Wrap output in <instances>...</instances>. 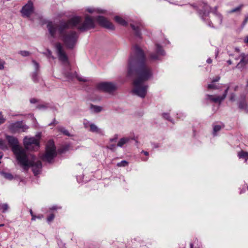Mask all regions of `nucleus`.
Segmentation results:
<instances>
[{
  "label": "nucleus",
  "instance_id": "obj_29",
  "mask_svg": "<svg viewBox=\"0 0 248 248\" xmlns=\"http://www.w3.org/2000/svg\"><path fill=\"white\" fill-rule=\"evenodd\" d=\"M0 208L2 212L5 213L8 210L9 207L7 203H2L0 205Z\"/></svg>",
  "mask_w": 248,
  "mask_h": 248
},
{
  "label": "nucleus",
  "instance_id": "obj_21",
  "mask_svg": "<svg viewBox=\"0 0 248 248\" xmlns=\"http://www.w3.org/2000/svg\"><path fill=\"white\" fill-rule=\"evenodd\" d=\"M239 108L248 112V105L246 103V100H243L239 103Z\"/></svg>",
  "mask_w": 248,
  "mask_h": 248
},
{
  "label": "nucleus",
  "instance_id": "obj_16",
  "mask_svg": "<svg viewBox=\"0 0 248 248\" xmlns=\"http://www.w3.org/2000/svg\"><path fill=\"white\" fill-rule=\"evenodd\" d=\"M135 140L138 143L137 138L134 137H127L121 138L118 142L117 146L118 147H122L125 144L127 143L130 140Z\"/></svg>",
  "mask_w": 248,
  "mask_h": 248
},
{
  "label": "nucleus",
  "instance_id": "obj_25",
  "mask_svg": "<svg viewBox=\"0 0 248 248\" xmlns=\"http://www.w3.org/2000/svg\"><path fill=\"white\" fill-rule=\"evenodd\" d=\"M215 16H216V18H217V21L216 24L217 25H220L221 24L222 21V16L220 14L216 13L215 14Z\"/></svg>",
  "mask_w": 248,
  "mask_h": 248
},
{
  "label": "nucleus",
  "instance_id": "obj_31",
  "mask_svg": "<svg viewBox=\"0 0 248 248\" xmlns=\"http://www.w3.org/2000/svg\"><path fill=\"white\" fill-rule=\"evenodd\" d=\"M128 164V163L127 161H126L125 160H122L120 162H119L117 164V166H118L119 167H125V166H127Z\"/></svg>",
  "mask_w": 248,
  "mask_h": 248
},
{
  "label": "nucleus",
  "instance_id": "obj_54",
  "mask_svg": "<svg viewBox=\"0 0 248 248\" xmlns=\"http://www.w3.org/2000/svg\"><path fill=\"white\" fill-rule=\"evenodd\" d=\"M244 42L246 43H248V35L245 38Z\"/></svg>",
  "mask_w": 248,
  "mask_h": 248
},
{
  "label": "nucleus",
  "instance_id": "obj_26",
  "mask_svg": "<svg viewBox=\"0 0 248 248\" xmlns=\"http://www.w3.org/2000/svg\"><path fill=\"white\" fill-rule=\"evenodd\" d=\"M0 148L2 150H6L8 149L6 142L1 139H0Z\"/></svg>",
  "mask_w": 248,
  "mask_h": 248
},
{
  "label": "nucleus",
  "instance_id": "obj_13",
  "mask_svg": "<svg viewBox=\"0 0 248 248\" xmlns=\"http://www.w3.org/2000/svg\"><path fill=\"white\" fill-rule=\"evenodd\" d=\"M64 74L68 80H72L75 78H76L79 81L86 82L88 81V79L86 78L79 77L76 72L74 73L70 72H65Z\"/></svg>",
  "mask_w": 248,
  "mask_h": 248
},
{
  "label": "nucleus",
  "instance_id": "obj_3",
  "mask_svg": "<svg viewBox=\"0 0 248 248\" xmlns=\"http://www.w3.org/2000/svg\"><path fill=\"white\" fill-rule=\"evenodd\" d=\"M6 139L18 164L24 170H27L31 167L34 175L39 174L42 169L40 161H36L35 157L31 155H27L26 150L19 145L18 140L16 138L7 136Z\"/></svg>",
  "mask_w": 248,
  "mask_h": 248
},
{
  "label": "nucleus",
  "instance_id": "obj_11",
  "mask_svg": "<svg viewBox=\"0 0 248 248\" xmlns=\"http://www.w3.org/2000/svg\"><path fill=\"white\" fill-rule=\"evenodd\" d=\"M33 12V3L31 1H29L28 2L22 7L21 10L22 16L24 17H29Z\"/></svg>",
  "mask_w": 248,
  "mask_h": 248
},
{
  "label": "nucleus",
  "instance_id": "obj_15",
  "mask_svg": "<svg viewBox=\"0 0 248 248\" xmlns=\"http://www.w3.org/2000/svg\"><path fill=\"white\" fill-rule=\"evenodd\" d=\"M200 15H203L205 16H208L211 8L210 6L206 3L203 2L199 5Z\"/></svg>",
  "mask_w": 248,
  "mask_h": 248
},
{
  "label": "nucleus",
  "instance_id": "obj_51",
  "mask_svg": "<svg viewBox=\"0 0 248 248\" xmlns=\"http://www.w3.org/2000/svg\"><path fill=\"white\" fill-rule=\"evenodd\" d=\"M206 62H207L208 63H212V59H211V58H208V59L207 60Z\"/></svg>",
  "mask_w": 248,
  "mask_h": 248
},
{
  "label": "nucleus",
  "instance_id": "obj_9",
  "mask_svg": "<svg viewBox=\"0 0 248 248\" xmlns=\"http://www.w3.org/2000/svg\"><path fill=\"white\" fill-rule=\"evenodd\" d=\"M27 125L24 124L22 121H17L14 123L10 124L9 129L12 132H16L19 131L25 132L28 129Z\"/></svg>",
  "mask_w": 248,
  "mask_h": 248
},
{
  "label": "nucleus",
  "instance_id": "obj_4",
  "mask_svg": "<svg viewBox=\"0 0 248 248\" xmlns=\"http://www.w3.org/2000/svg\"><path fill=\"white\" fill-rule=\"evenodd\" d=\"M40 138V133L36 134L35 137L26 136L23 140V143L25 148L30 150L37 149L39 147Z\"/></svg>",
  "mask_w": 248,
  "mask_h": 248
},
{
  "label": "nucleus",
  "instance_id": "obj_61",
  "mask_svg": "<svg viewBox=\"0 0 248 248\" xmlns=\"http://www.w3.org/2000/svg\"><path fill=\"white\" fill-rule=\"evenodd\" d=\"M190 248H193L192 244H190Z\"/></svg>",
  "mask_w": 248,
  "mask_h": 248
},
{
  "label": "nucleus",
  "instance_id": "obj_43",
  "mask_svg": "<svg viewBox=\"0 0 248 248\" xmlns=\"http://www.w3.org/2000/svg\"><path fill=\"white\" fill-rule=\"evenodd\" d=\"M92 123H90L88 121H84V126L85 128H88V127H90V124H91Z\"/></svg>",
  "mask_w": 248,
  "mask_h": 248
},
{
  "label": "nucleus",
  "instance_id": "obj_42",
  "mask_svg": "<svg viewBox=\"0 0 248 248\" xmlns=\"http://www.w3.org/2000/svg\"><path fill=\"white\" fill-rule=\"evenodd\" d=\"M30 213L32 217L31 220H33V221L35 220V219H36V216L33 214V212L31 209L30 210Z\"/></svg>",
  "mask_w": 248,
  "mask_h": 248
},
{
  "label": "nucleus",
  "instance_id": "obj_33",
  "mask_svg": "<svg viewBox=\"0 0 248 248\" xmlns=\"http://www.w3.org/2000/svg\"><path fill=\"white\" fill-rule=\"evenodd\" d=\"M117 146H116L115 144H109L107 146V148L111 150L114 151L116 150Z\"/></svg>",
  "mask_w": 248,
  "mask_h": 248
},
{
  "label": "nucleus",
  "instance_id": "obj_30",
  "mask_svg": "<svg viewBox=\"0 0 248 248\" xmlns=\"http://www.w3.org/2000/svg\"><path fill=\"white\" fill-rule=\"evenodd\" d=\"M221 128V126L220 125H215L213 127V134L214 136L216 135L217 132L219 131Z\"/></svg>",
  "mask_w": 248,
  "mask_h": 248
},
{
  "label": "nucleus",
  "instance_id": "obj_12",
  "mask_svg": "<svg viewBox=\"0 0 248 248\" xmlns=\"http://www.w3.org/2000/svg\"><path fill=\"white\" fill-rule=\"evenodd\" d=\"M239 58L240 59V61L236 67L240 70H243L246 68L247 65L248 64V54L241 53Z\"/></svg>",
  "mask_w": 248,
  "mask_h": 248
},
{
  "label": "nucleus",
  "instance_id": "obj_6",
  "mask_svg": "<svg viewBox=\"0 0 248 248\" xmlns=\"http://www.w3.org/2000/svg\"><path fill=\"white\" fill-rule=\"evenodd\" d=\"M225 89L222 95H219L217 94H206L205 95V99L212 102L220 104L226 98L229 89V86L225 85Z\"/></svg>",
  "mask_w": 248,
  "mask_h": 248
},
{
  "label": "nucleus",
  "instance_id": "obj_22",
  "mask_svg": "<svg viewBox=\"0 0 248 248\" xmlns=\"http://www.w3.org/2000/svg\"><path fill=\"white\" fill-rule=\"evenodd\" d=\"M115 20L116 22L122 26H125L127 25V22L125 20L119 16H116L115 17Z\"/></svg>",
  "mask_w": 248,
  "mask_h": 248
},
{
  "label": "nucleus",
  "instance_id": "obj_62",
  "mask_svg": "<svg viewBox=\"0 0 248 248\" xmlns=\"http://www.w3.org/2000/svg\"><path fill=\"white\" fill-rule=\"evenodd\" d=\"M4 226L3 224H0V227Z\"/></svg>",
  "mask_w": 248,
  "mask_h": 248
},
{
  "label": "nucleus",
  "instance_id": "obj_37",
  "mask_svg": "<svg viewBox=\"0 0 248 248\" xmlns=\"http://www.w3.org/2000/svg\"><path fill=\"white\" fill-rule=\"evenodd\" d=\"M5 62L2 59H0V70H3L4 68Z\"/></svg>",
  "mask_w": 248,
  "mask_h": 248
},
{
  "label": "nucleus",
  "instance_id": "obj_5",
  "mask_svg": "<svg viewBox=\"0 0 248 248\" xmlns=\"http://www.w3.org/2000/svg\"><path fill=\"white\" fill-rule=\"evenodd\" d=\"M56 147L53 141H49L46 146V153L42 156L43 161L51 162L56 155Z\"/></svg>",
  "mask_w": 248,
  "mask_h": 248
},
{
  "label": "nucleus",
  "instance_id": "obj_28",
  "mask_svg": "<svg viewBox=\"0 0 248 248\" xmlns=\"http://www.w3.org/2000/svg\"><path fill=\"white\" fill-rule=\"evenodd\" d=\"M248 154V152L241 151L238 153V156L240 158H243L245 159Z\"/></svg>",
  "mask_w": 248,
  "mask_h": 248
},
{
  "label": "nucleus",
  "instance_id": "obj_35",
  "mask_svg": "<svg viewBox=\"0 0 248 248\" xmlns=\"http://www.w3.org/2000/svg\"><path fill=\"white\" fill-rule=\"evenodd\" d=\"M19 54L24 57L28 56L29 55L30 53L27 51H20Z\"/></svg>",
  "mask_w": 248,
  "mask_h": 248
},
{
  "label": "nucleus",
  "instance_id": "obj_55",
  "mask_svg": "<svg viewBox=\"0 0 248 248\" xmlns=\"http://www.w3.org/2000/svg\"><path fill=\"white\" fill-rule=\"evenodd\" d=\"M57 209H58L57 207L56 206H53L50 209L51 210H56Z\"/></svg>",
  "mask_w": 248,
  "mask_h": 248
},
{
  "label": "nucleus",
  "instance_id": "obj_64",
  "mask_svg": "<svg viewBox=\"0 0 248 248\" xmlns=\"http://www.w3.org/2000/svg\"><path fill=\"white\" fill-rule=\"evenodd\" d=\"M229 56H232L231 54H229Z\"/></svg>",
  "mask_w": 248,
  "mask_h": 248
},
{
  "label": "nucleus",
  "instance_id": "obj_27",
  "mask_svg": "<svg viewBox=\"0 0 248 248\" xmlns=\"http://www.w3.org/2000/svg\"><path fill=\"white\" fill-rule=\"evenodd\" d=\"M1 175L4 177L5 178L8 179V180H12L13 178V175L9 173H6V172H1Z\"/></svg>",
  "mask_w": 248,
  "mask_h": 248
},
{
  "label": "nucleus",
  "instance_id": "obj_63",
  "mask_svg": "<svg viewBox=\"0 0 248 248\" xmlns=\"http://www.w3.org/2000/svg\"><path fill=\"white\" fill-rule=\"evenodd\" d=\"M235 59L236 60H238V58H235Z\"/></svg>",
  "mask_w": 248,
  "mask_h": 248
},
{
  "label": "nucleus",
  "instance_id": "obj_7",
  "mask_svg": "<svg viewBox=\"0 0 248 248\" xmlns=\"http://www.w3.org/2000/svg\"><path fill=\"white\" fill-rule=\"evenodd\" d=\"M97 88L104 92L111 93L117 90V86L114 83L103 82L97 85Z\"/></svg>",
  "mask_w": 248,
  "mask_h": 248
},
{
  "label": "nucleus",
  "instance_id": "obj_34",
  "mask_svg": "<svg viewBox=\"0 0 248 248\" xmlns=\"http://www.w3.org/2000/svg\"><path fill=\"white\" fill-rule=\"evenodd\" d=\"M32 63H33V64L34 65L35 71H37L38 72V70H39V65L38 63H37L34 60H33L32 61Z\"/></svg>",
  "mask_w": 248,
  "mask_h": 248
},
{
  "label": "nucleus",
  "instance_id": "obj_48",
  "mask_svg": "<svg viewBox=\"0 0 248 248\" xmlns=\"http://www.w3.org/2000/svg\"><path fill=\"white\" fill-rule=\"evenodd\" d=\"M248 21V16L246 17V18H245V20H244V22L243 23V25L245 26L247 24Z\"/></svg>",
  "mask_w": 248,
  "mask_h": 248
},
{
  "label": "nucleus",
  "instance_id": "obj_2",
  "mask_svg": "<svg viewBox=\"0 0 248 248\" xmlns=\"http://www.w3.org/2000/svg\"><path fill=\"white\" fill-rule=\"evenodd\" d=\"M145 60L142 50L138 46H134L128 61V75L136 76L133 81L132 92L141 98H144L147 93L148 86L145 82L152 76V72Z\"/></svg>",
  "mask_w": 248,
  "mask_h": 248
},
{
  "label": "nucleus",
  "instance_id": "obj_44",
  "mask_svg": "<svg viewBox=\"0 0 248 248\" xmlns=\"http://www.w3.org/2000/svg\"><path fill=\"white\" fill-rule=\"evenodd\" d=\"M5 119H4L1 113H0V124H2L4 122Z\"/></svg>",
  "mask_w": 248,
  "mask_h": 248
},
{
  "label": "nucleus",
  "instance_id": "obj_59",
  "mask_svg": "<svg viewBox=\"0 0 248 248\" xmlns=\"http://www.w3.org/2000/svg\"><path fill=\"white\" fill-rule=\"evenodd\" d=\"M238 88V86H236L235 87H234V91H236L237 90V88Z\"/></svg>",
  "mask_w": 248,
  "mask_h": 248
},
{
  "label": "nucleus",
  "instance_id": "obj_32",
  "mask_svg": "<svg viewBox=\"0 0 248 248\" xmlns=\"http://www.w3.org/2000/svg\"><path fill=\"white\" fill-rule=\"evenodd\" d=\"M162 116H163V118H165V119L170 121L172 123H174L173 121H172V120L170 119V115L169 113H163Z\"/></svg>",
  "mask_w": 248,
  "mask_h": 248
},
{
  "label": "nucleus",
  "instance_id": "obj_18",
  "mask_svg": "<svg viewBox=\"0 0 248 248\" xmlns=\"http://www.w3.org/2000/svg\"><path fill=\"white\" fill-rule=\"evenodd\" d=\"M86 11L91 14H100L105 12L104 10L94 7H88L86 8Z\"/></svg>",
  "mask_w": 248,
  "mask_h": 248
},
{
  "label": "nucleus",
  "instance_id": "obj_14",
  "mask_svg": "<svg viewBox=\"0 0 248 248\" xmlns=\"http://www.w3.org/2000/svg\"><path fill=\"white\" fill-rule=\"evenodd\" d=\"M155 53L152 54L151 55V58L153 60H158L159 57L165 55V52L158 44L155 45Z\"/></svg>",
  "mask_w": 248,
  "mask_h": 248
},
{
  "label": "nucleus",
  "instance_id": "obj_56",
  "mask_svg": "<svg viewBox=\"0 0 248 248\" xmlns=\"http://www.w3.org/2000/svg\"><path fill=\"white\" fill-rule=\"evenodd\" d=\"M227 63L229 64V65H231L232 64V62L231 60H229L228 61H227Z\"/></svg>",
  "mask_w": 248,
  "mask_h": 248
},
{
  "label": "nucleus",
  "instance_id": "obj_36",
  "mask_svg": "<svg viewBox=\"0 0 248 248\" xmlns=\"http://www.w3.org/2000/svg\"><path fill=\"white\" fill-rule=\"evenodd\" d=\"M92 108L94 111L96 112L100 111L102 109L101 108L98 106H92Z\"/></svg>",
  "mask_w": 248,
  "mask_h": 248
},
{
  "label": "nucleus",
  "instance_id": "obj_39",
  "mask_svg": "<svg viewBox=\"0 0 248 248\" xmlns=\"http://www.w3.org/2000/svg\"><path fill=\"white\" fill-rule=\"evenodd\" d=\"M47 108V105H45V104L38 105L37 106V108H38L39 109H46Z\"/></svg>",
  "mask_w": 248,
  "mask_h": 248
},
{
  "label": "nucleus",
  "instance_id": "obj_52",
  "mask_svg": "<svg viewBox=\"0 0 248 248\" xmlns=\"http://www.w3.org/2000/svg\"><path fill=\"white\" fill-rule=\"evenodd\" d=\"M207 24L210 27H214L212 23H211L210 21H207Z\"/></svg>",
  "mask_w": 248,
  "mask_h": 248
},
{
  "label": "nucleus",
  "instance_id": "obj_58",
  "mask_svg": "<svg viewBox=\"0 0 248 248\" xmlns=\"http://www.w3.org/2000/svg\"><path fill=\"white\" fill-rule=\"evenodd\" d=\"M245 162H247V161L248 160V155H247V156H246V158H245Z\"/></svg>",
  "mask_w": 248,
  "mask_h": 248
},
{
  "label": "nucleus",
  "instance_id": "obj_20",
  "mask_svg": "<svg viewBox=\"0 0 248 248\" xmlns=\"http://www.w3.org/2000/svg\"><path fill=\"white\" fill-rule=\"evenodd\" d=\"M207 88L209 90H217L218 91H221L220 86H219L218 84H216L215 83L213 82V81H212L210 84H209L207 85Z\"/></svg>",
  "mask_w": 248,
  "mask_h": 248
},
{
  "label": "nucleus",
  "instance_id": "obj_1",
  "mask_svg": "<svg viewBox=\"0 0 248 248\" xmlns=\"http://www.w3.org/2000/svg\"><path fill=\"white\" fill-rule=\"evenodd\" d=\"M95 27L94 18L88 15L85 16V20L83 22H82V17L76 16L66 22H62L58 28L57 26L52 22H48L47 24V28L51 36L55 38L58 31L59 37L63 41L65 46L70 49L74 48L76 46L78 34L73 31H66L67 29L76 27L80 31H85L93 29Z\"/></svg>",
  "mask_w": 248,
  "mask_h": 248
},
{
  "label": "nucleus",
  "instance_id": "obj_41",
  "mask_svg": "<svg viewBox=\"0 0 248 248\" xmlns=\"http://www.w3.org/2000/svg\"><path fill=\"white\" fill-rule=\"evenodd\" d=\"M46 56H47L48 58H51L53 59H54V57L52 55L51 51L49 49L47 50Z\"/></svg>",
  "mask_w": 248,
  "mask_h": 248
},
{
  "label": "nucleus",
  "instance_id": "obj_46",
  "mask_svg": "<svg viewBox=\"0 0 248 248\" xmlns=\"http://www.w3.org/2000/svg\"><path fill=\"white\" fill-rule=\"evenodd\" d=\"M241 9V6H239L237 8H235L234 9H233L230 12L231 13H233V12H235L236 11H239L240 9Z\"/></svg>",
  "mask_w": 248,
  "mask_h": 248
},
{
  "label": "nucleus",
  "instance_id": "obj_49",
  "mask_svg": "<svg viewBox=\"0 0 248 248\" xmlns=\"http://www.w3.org/2000/svg\"><path fill=\"white\" fill-rule=\"evenodd\" d=\"M235 98V95L234 94H232L230 97V100L231 101H234Z\"/></svg>",
  "mask_w": 248,
  "mask_h": 248
},
{
  "label": "nucleus",
  "instance_id": "obj_57",
  "mask_svg": "<svg viewBox=\"0 0 248 248\" xmlns=\"http://www.w3.org/2000/svg\"><path fill=\"white\" fill-rule=\"evenodd\" d=\"M43 217V215H40L39 216H36V218H41Z\"/></svg>",
  "mask_w": 248,
  "mask_h": 248
},
{
  "label": "nucleus",
  "instance_id": "obj_19",
  "mask_svg": "<svg viewBox=\"0 0 248 248\" xmlns=\"http://www.w3.org/2000/svg\"><path fill=\"white\" fill-rule=\"evenodd\" d=\"M130 26L132 28V29H133V30L134 31L135 35L140 37V35H141L140 32V28H141V25H135L133 24H131L130 25Z\"/></svg>",
  "mask_w": 248,
  "mask_h": 248
},
{
  "label": "nucleus",
  "instance_id": "obj_24",
  "mask_svg": "<svg viewBox=\"0 0 248 248\" xmlns=\"http://www.w3.org/2000/svg\"><path fill=\"white\" fill-rule=\"evenodd\" d=\"M31 78L34 82H37L39 81L38 73L37 71H35L32 74Z\"/></svg>",
  "mask_w": 248,
  "mask_h": 248
},
{
  "label": "nucleus",
  "instance_id": "obj_60",
  "mask_svg": "<svg viewBox=\"0 0 248 248\" xmlns=\"http://www.w3.org/2000/svg\"><path fill=\"white\" fill-rule=\"evenodd\" d=\"M235 50H236V51H238V52H239V48H235Z\"/></svg>",
  "mask_w": 248,
  "mask_h": 248
},
{
  "label": "nucleus",
  "instance_id": "obj_53",
  "mask_svg": "<svg viewBox=\"0 0 248 248\" xmlns=\"http://www.w3.org/2000/svg\"><path fill=\"white\" fill-rule=\"evenodd\" d=\"M142 153H143L145 155H149V153L148 152L142 151Z\"/></svg>",
  "mask_w": 248,
  "mask_h": 248
},
{
  "label": "nucleus",
  "instance_id": "obj_17",
  "mask_svg": "<svg viewBox=\"0 0 248 248\" xmlns=\"http://www.w3.org/2000/svg\"><path fill=\"white\" fill-rule=\"evenodd\" d=\"M90 131L92 132L95 133L100 135H104V130L99 128L94 124H90Z\"/></svg>",
  "mask_w": 248,
  "mask_h": 248
},
{
  "label": "nucleus",
  "instance_id": "obj_47",
  "mask_svg": "<svg viewBox=\"0 0 248 248\" xmlns=\"http://www.w3.org/2000/svg\"><path fill=\"white\" fill-rule=\"evenodd\" d=\"M30 102L32 104H34L37 102V100L35 98H31L30 99Z\"/></svg>",
  "mask_w": 248,
  "mask_h": 248
},
{
  "label": "nucleus",
  "instance_id": "obj_10",
  "mask_svg": "<svg viewBox=\"0 0 248 248\" xmlns=\"http://www.w3.org/2000/svg\"><path fill=\"white\" fill-rule=\"evenodd\" d=\"M96 20L101 26L110 30H114V26L106 18L102 16H98Z\"/></svg>",
  "mask_w": 248,
  "mask_h": 248
},
{
  "label": "nucleus",
  "instance_id": "obj_45",
  "mask_svg": "<svg viewBox=\"0 0 248 248\" xmlns=\"http://www.w3.org/2000/svg\"><path fill=\"white\" fill-rule=\"evenodd\" d=\"M219 79H220V77H219V76H217V77H216L215 78H214L212 79V81H213V82H215V83L216 82L218 81Z\"/></svg>",
  "mask_w": 248,
  "mask_h": 248
},
{
  "label": "nucleus",
  "instance_id": "obj_38",
  "mask_svg": "<svg viewBox=\"0 0 248 248\" xmlns=\"http://www.w3.org/2000/svg\"><path fill=\"white\" fill-rule=\"evenodd\" d=\"M118 136L117 135H115L112 138L110 139L109 141L110 142H116L118 140Z\"/></svg>",
  "mask_w": 248,
  "mask_h": 248
},
{
  "label": "nucleus",
  "instance_id": "obj_23",
  "mask_svg": "<svg viewBox=\"0 0 248 248\" xmlns=\"http://www.w3.org/2000/svg\"><path fill=\"white\" fill-rule=\"evenodd\" d=\"M58 130H59V131L63 133L65 136H67L68 137H70L71 136L70 135V134L69 133L68 131L63 127L61 126V127H58Z\"/></svg>",
  "mask_w": 248,
  "mask_h": 248
},
{
  "label": "nucleus",
  "instance_id": "obj_50",
  "mask_svg": "<svg viewBox=\"0 0 248 248\" xmlns=\"http://www.w3.org/2000/svg\"><path fill=\"white\" fill-rule=\"evenodd\" d=\"M202 16V18L203 20H205L206 19V20H208V18H206V17H207L208 16H205L203 14H202V15H200Z\"/></svg>",
  "mask_w": 248,
  "mask_h": 248
},
{
  "label": "nucleus",
  "instance_id": "obj_40",
  "mask_svg": "<svg viewBox=\"0 0 248 248\" xmlns=\"http://www.w3.org/2000/svg\"><path fill=\"white\" fill-rule=\"evenodd\" d=\"M54 218V215L52 214L47 218V221L48 222L52 221Z\"/></svg>",
  "mask_w": 248,
  "mask_h": 248
},
{
  "label": "nucleus",
  "instance_id": "obj_8",
  "mask_svg": "<svg viewBox=\"0 0 248 248\" xmlns=\"http://www.w3.org/2000/svg\"><path fill=\"white\" fill-rule=\"evenodd\" d=\"M55 48L59 60L64 63L68 65V58L64 51L62 45L60 43H57L55 45Z\"/></svg>",
  "mask_w": 248,
  "mask_h": 248
}]
</instances>
